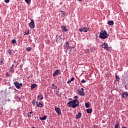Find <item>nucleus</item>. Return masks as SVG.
<instances>
[{
  "mask_svg": "<svg viewBox=\"0 0 128 128\" xmlns=\"http://www.w3.org/2000/svg\"><path fill=\"white\" fill-rule=\"evenodd\" d=\"M67 106L69 108H76L78 106H80V101L78 99L71 100L68 102Z\"/></svg>",
  "mask_w": 128,
  "mask_h": 128,
  "instance_id": "f257e3e1",
  "label": "nucleus"
},
{
  "mask_svg": "<svg viewBox=\"0 0 128 128\" xmlns=\"http://www.w3.org/2000/svg\"><path fill=\"white\" fill-rule=\"evenodd\" d=\"M64 47L66 50H68V48H76V42H74V41L65 42Z\"/></svg>",
  "mask_w": 128,
  "mask_h": 128,
  "instance_id": "f03ea898",
  "label": "nucleus"
},
{
  "mask_svg": "<svg viewBox=\"0 0 128 128\" xmlns=\"http://www.w3.org/2000/svg\"><path fill=\"white\" fill-rule=\"evenodd\" d=\"M99 37L102 40H106V38H108V32L106 30H102L100 33Z\"/></svg>",
  "mask_w": 128,
  "mask_h": 128,
  "instance_id": "7ed1b4c3",
  "label": "nucleus"
},
{
  "mask_svg": "<svg viewBox=\"0 0 128 128\" xmlns=\"http://www.w3.org/2000/svg\"><path fill=\"white\" fill-rule=\"evenodd\" d=\"M90 30V28H88L86 27L82 28H81L79 29V32H86Z\"/></svg>",
  "mask_w": 128,
  "mask_h": 128,
  "instance_id": "20e7f679",
  "label": "nucleus"
},
{
  "mask_svg": "<svg viewBox=\"0 0 128 128\" xmlns=\"http://www.w3.org/2000/svg\"><path fill=\"white\" fill-rule=\"evenodd\" d=\"M31 22L29 23V26L30 28H34V20L33 19L30 20Z\"/></svg>",
  "mask_w": 128,
  "mask_h": 128,
  "instance_id": "39448f33",
  "label": "nucleus"
},
{
  "mask_svg": "<svg viewBox=\"0 0 128 128\" xmlns=\"http://www.w3.org/2000/svg\"><path fill=\"white\" fill-rule=\"evenodd\" d=\"M54 110L56 114H58V116H62V110L60 108H56V107H55Z\"/></svg>",
  "mask_w": 128,
  "mask_h": 128,
  "instance_id": "423d86ee",
  "label": "nucleus"
},
{
  "mask_svg": "<svg viewBox=\"0 0 128 128\" xmlns=\"http://www.w3.org/2000/svg\"><path fill=\"white\" fill-rule=\"evenodd\" d=\"M101 46H103L102 47V48H104V50H106L108 51V44L106 42L103 43Z\"/></svg>",
  "mask_w": 128,
  "mask_h": 128,
  "instance_id": "0eeeda50",
  "label": "nucleus"
},
{
  "mask_svg": "<svg viewBox=\"0 0 128 128\" xmlns=\"http://www.w3.org/2000/svg\"><path fill=\"white\" fill-rule=\"evenodd\" d=\"M14 86L18 90L20 88V83L16 81L14 83Z\"/></svg>",
  "mask_w": 128,
  "mask_h": 128,
  "instance_id": "6e6552de",
  "label": "nucleus"
},
{
  "mask_svg": "<svg viewBox=\"0 0 128 128\" xmlns=\"http://www.w3.org/2000/svg\"><path fill=\"white\" fill-rule=\"evenodd\" d=\"M61 28L62 30V32H66L68 31V30L66 29V26H61Z\"/></svg>",
  "mask_w": 128,
  "mask_h": 128,
  "instance_id": "1a4fd4ad",
  "label": "nucleus"
},
{
  "mask_svg": "<svg viewBox=\"0 0 128 128\" xmlns=\"http://www.w3.org/2000/svg\"><path fill=\"white\" fill-rule=\"evenodd\" d=\"M121 96H122V98H127V96H128V92H125L122 93L121 94Z\"/></svg>",
  "mask_w": 128,
  "mask_h": 128,
  "instance_id": "9d476101",
  "label": "nucleus"
},
{
  "mask_svg": "<svg viewBox=\"0 0 128 128\" xmlns=\"http://www.w3.org/2000/svg\"><path fill=\"white\" fill-rule=\"evenodd\" d=\"M38 100H44V96H42V94H40L38 96H37Z\"/></svg>",
  "mask_w": 128,
  "mask_h": 128,
  "instance_id": "9b49d317",
  "label": "nucleus"
},
{
  "mask_svg": "<svg viewBox=\"0 0 128 128\" xmlns=\"http://www.w3.org/2000/svg\"><path fill=\"white\" fill-rule=\"evenodd\" d=\"M78 94L79 96H84L85 94H84V92H82V91L80 90H78Z\"/></svg>",
  "mask_w": 128,
  "mask_h": 128,
  "instance_id": "f8f14e48",
  "label": "nucleus"
},
{
  "mask_svg": "<svg viewBox=\"0 0 128 128\" xmlns=\"http://www.w3.org/2000/svg\"><path fill=\"white\" fill-rule=\"evenodd\" d=\"M36 104L38 108H42V106H44V105L42 104V102H38V101L36 102Z\"/></svg>",
  "mask_w": 128,
  "mask_h": 128,
  "instance_id": "ddd939ff",
  "label": "nucleus"
},
{
  "mask_svg": "<svg viewBox=\"0 0 128 128\" xmlns=\"http://www.w3.org/2000/svg\"><path fill=\"white\" fill-rule=\"evenodd\" d=\"M60 70H57L55 71V72L53 74V76H58V74L60 73Z\"/></svg>",
  "mask_w": 128,
  "mask_h": 128,
  "instance_id": "4468645a",
  "label": "nucleus"
},
{
  "mask_svg": "<svg viewBox=\"0 0 128 128\" xmlns=\"http://www.w3.org/2000/svg\"><path fill=\"white\" fill-rule=\"evenodd\" d=\"M56 42L57 44H58V42H60V40H62L60 38V36H56Z\"/></svg>",
  "mask_w": 128,
  "mask_h": 128,
  "instance_id": "2eb2a0df",
  "label": "nucleus"
},
{
  "mask_svg": "<svg viewBox=\"0 0 128 128\" xmlns=\"http://www.w3.org/2000/svg\"><path fill=\"white\" fill-rule=\"evenodd\" d=\"M76 118H82V113L81 112H78L76 116Z\"/></svg>",
  "mask_w": 128,
  "mask_h": 128,
  "instance_id": "dca6fc26",
  "label": "nucleus"
},
{
  "mask_svg": "<svg viewBox=\"0 0 128 128\" xmlns=\"http://www.w3.org/2000/svg\"><path fill=\"white\" fill-rule=\"evenodd\" d=\"M46 118H48V116H44L43 117H40V120H46Z\"/></svg>",
  "mask_w": 128,
  "mask_h": 128,
  "instance_id": "f3484780",
  "label": "nucleus"
},
{
  "mask_svg": "<svg viewBox=\"0 0 128 128\" xmlns=\"http://www.w3.org/2000/svg\"><path fill=\"white\" fill-rule=\"evenodd\" d=\"M38 86V84H32L31 85L30 88H31V90H34V88H36V87Z\"/></svg>",
  "mask_w": 128,
  "mask_h": 128,
  "instance_id": "a211bd4d",
  "label": "nucleus"
},
{
  "mask_svg": "<svg viewBox=\"0 0 128 128\" xmlns=\"http://www.w3.org/2000/svg\"><path fill=\"white\" fill-rule=\"evenodd\" d=\"M114 128H120V122H118L117 124H114Z\"/></svg>",
  "mask_w": 128,
  "mask_h": 128,
  "instance_id": "6ab92c4d",
  "label": "nucleus"
},
{
  "mask_svg": "<svg viewBox=\"0 0 128 128\" xmlns=\"http://www.w3.org/2000/svg\"><path fill=\"white\" fill-rule=\"evenodd\" d=\"M74 78H72L71 79H70V80H69V81H68V82H67V84H72V82H74Z\"/></svg>",
  "mask_w": 128,
  "mask_h": 128,
  "instance_id": "aec40b11",
  "label": "nucleus"
},
{
  "mask_svg": "<svg viewBox=\"0 0 128 128\" xmlns=\"http://www.w3.org/2000/svg\"><path fill=\"white\" fill-rule=\"evenodd\" d=\"M86 110L88 114H92V109L88 108V109H86Z\"/></svg>",
  "mask_w": 128,
  "mask_h": 128,
  "instance_id": "412c9836",
  "label": "nucleus"
},
{
  "mask_svg": "<svg viewBox=\"0 0 128 128\" xmlns=\"http://www.w3.org/2000/svg\"><path fill=\"white\" fill-rule=\"evenodd\" d=\"M114 20L108 21V24L109 26H114Z\"/></svg>",
  "mask_w": 128,
  "mask_h": 128,
  "instance_id": "4be33fe9",
  "label": "nucleus"
},
{
  "mask_svg": "<svg viewBox=\"0 0 128 128\" xmlns=\"http://www.w3.org/2000/svg\"><path fill=\"white\" fill-rule=\"evenodd\" d=\"M85 106L87 108H90V103L88 102H86L85 103Z\"/></svg>",
  "mask_w": 128,
  "mask_h": 128,
  "instance_id": "5701e85b",
  "label": "nucleus"
},
{
  "mask_svg": "<svg viewBox=\"0 0 128 128\" xmlns=\"http://www.w3.org/2000/svg\"><path fill=\"white\" fill-rule=\"evenodd\" d=\"M10 72H12V74H14V68H10Z\"/></svg>",
  "mask_w": 128,
  "mask_h": 128,
  "instance_id": "b1692460",
  "label": "nucleus"
},
{
  "mask_svg": "<svg viewBox=\"0 0 128 128\" xmlns=\"http://www.w3.org/2000/svg\"><path fill=\"white\" fill-rule=\"evenodd\" d=\"M52 88H54V90H56V88H57L58 86H54V84H52L51 85Z\"/></svg>",
  "mask_w": 128,
  "mask_h": 128,
  "instance_id": "393cba45",
  "label": "nucleus"
},
{
  "mask_svg": "<svg viewBox=\"0 0 128 128\" xmlns=\"http://www.w3.org/2000/svg\"><path fill=\"white\" fill-rule=\"evenodd\" d=\"M26 52H30L32 50V48L30 47H28L26 48Z\"/></svg>",
  "mask_w": 128,
  "mask_h": 128,
  "instance_id": "a878e982",
  "label": "nucleus"
},
{
  "mask_svg": "<svg viewBox=\"0 0 128 128\" xmlns=\"http://www.w3.org/2000/svg\"><path fill=\"white\" fill-rule=\"evenodd\" d=\"M11 42H12L13 44H16V40H12L11 41Z\"/></svg>",
  "mask_w": 128,
  "mask_h": 128,
  "instance_id": "bb28decb",
  "label": "nucleus"
},
{
  "mask_svg": "<svg viewBox=\"0 0 128 128\" xmlns=\"http://www.w3.org/2000/svg\"><path fill=\"white\" fill-rule=\"evenodd\" d=\"M60 12H64L62 14V16H64L66 14V12H64V11H60Z\"/></svg>",
  "mask_w": 128,
  "mask_h": 128,
  "instance_id": "cd10ccee",
  "label": "nucleus"
},
{
  "mask_svg": "<svg viewBox=\"0 0 128 128\" xmlns=\"http://www.w3.org/2000/svg\"><path fill=\"white\" fill-rule=\"evenodd\" d=\"M8 54H10H10H12V52L10 50H8Z\"/></svg>",
  "mask_w": 128,
  "mask_h": 128,
  "instance_id": "c85d7f7f",
  "label": "nucleus"
},
{
  "mask_svg": "<svg viewBox=\"0 0 128 128\" xmlns=\"http://www.w3.org/2000/svg\"><path fill=\"white\" fill-rule=\"evenodd\" d=\"M116 78L118 82L120 80V77H118V75L116 76Z\"/></svg>",
  "mask_w": 128,
  "mask_h": 128,
  "instance_id": "c756f323",
  "label": "nucleus"
},
{
  "mask_svg": "<svg viewBox=\"0 0 128 128\" xmlns=\"http://www.w3.org/2000/svg\"><path fill=\"white\" fill-rule=\"evenodd\" d=\"M25 2L28 4H30V2H32V0H25Z\"/></svg>",
  "mask_w": 128,
  "mask_h": 128,
  "instance_id": "7c9ffc66",
  "label": "nucleus"
},
{
  "mask_svg": "<svg viewBox=\"0 0 128 128\" xmlns=\"http://www.w3.org/2000/svg\"><path fill=\"white\" fill-rule=\"evenodd\" d=\"M32 104L33 106H34L36 104V100H33L32 102Z\"/></svg>",
  "mask_w": 128,
  "mask_h": 128,
  "instance_id": "2f4dec72",
  "label": "nucleus"
},
{
  "mask_svg": "<svg viewBox=\"0 0 128 128\" xmlns=\"http://www.w3.org/2000/svg\"><path fill=\"white\" fill-rule=\"evenodd\" d=\"M81 82L82 84H84V82H86V80H82V81H81Z\"/></svg>",
  "mask_w": 128,
  "mask_h": 128,
  "instance_id": "473e14b6",
  "label": "nucleus"
},
{
  "mask_svg": "<svg viewBox=\"0 0 128 128\" xmlns=\"http://www.w3.org/2000/svg\"><path fill=\"white\" fill-rule=\"evenodd\" d=\"M4 2L8 4V2H10V0H4Z\"/></svg>",
  "mask_w": 128,
  "mask_h": 128,
  "instance_id": "72a5a7b5",
  "label": "nucleus"
},
{
  "mask_svg": "<svg viewBox=\"0 0 128 128\" xmlns=\"http://www.w3.org/2000/svg\"><path fill=\"white\" fill-rule=\"evenodd\" d=\"M6 76H8L10 78V76H10V74H8V73L6 72Z\"/></svg>",
  "mask_w": 128,
  "mask_h": 128,
  "instance_id": "f704fd0d",
  "label": "nucleus"
},
{
  "mask_svg": "<svg viewBox=\"0 0 128 128\" xmlns=\"http://www.w3.org/2000/svg\"><path fill=\"white\" fill-rule=\"evenodd\" d=\"M2 60L0 62L1 64H4V60H2V58H1Z\"/></svg>",
  "mask_w": 128,
  "mask_h": 128,
  "instance_id": "c9c22d12",
  "label": "nucleus"
},
{
  "mask_svg": "<svg viewBox=\"0 0 128 128\" xmlns=\"http://www.w3.org/2000/svg\"><path fill=\"white\" fill-rule=\"evenodd\" d=\"M78 98V97L76 96H75L74 97V98H75L76 100Z\"/></svg>",
  "mask_w": 128,
  "mask_h": 128,
  "instance_id": "e433bc0d",
  "label": "nucleus"
},
{
  "mask_svg": "<svg viewBox=\"0 0 128 128\" xmlns=\"http://www.w3.org/2000/svg\"><path fill=\"white\" fill-rule=\"evenodd\" d=\"M14 64H13L10 68H14Z\"/></svg>",
  "mask_w": 128,
  "mask_h": 128,
  "instance_id": "4c0bfd02",
  "label": "nucleus"
},
{
  "mask_svg": "<svg viewBox=\"0 0 128 128\" xmlns=\"http://www.w3.org/2000/svg\"><path fill=\"white\" fill-rule=\"evenodd\" d=\"M19 86H22V83H19Z\"/></svg>",
  "mask_w": 128,
  "mask_h": 128,
  "instance_id": "58836bf2",
  "label": "nucleus"
},
{
  "mask_svg": "<svg viewBox=\"0 0 128 128\" xmlns=\"http://www.w3.org/2000/svg\"><path fill=\"white\" fill-rule=\"evenodd\" d=\"M81 90H82V92H84V88H81Z\"/></svg>",
  "mask_w": 128,
  "mask_h": 128,
  "instance_id": "ea45409f",
  "label": "nucleus"
},
{
  "mask_svg": "<svg viewBox=\"0 0 128 128\" xmlns=\"http://www.w3.org/2000/svg\"><path fill=\"white\" fill-rule=\"evenodd\" d=\"M32 112H30V114H32Z\"/></svg>",
  "mask_w": 128,
  "mask_h": 128,
  "instance_id": "a19ab883",
  "label": "nucleus"
},
{
  "mask_svg": "<svg viewBox=\"0 0 128 128\" xmlns=\"http://www.w3.org/2000/svg\"><path fill=\"white\" fill-rule=\"evenodd\" d=\"M70 52H74V50H72V49L70 50Z\"/></svg>",
  "mask_w": 128,
  "mask_h": 128,
  "instance_id": "79ce46f5",
  "label": "nucleus"
},
{
  "mask_svg": "<svg viewBox=\"0 0 128 128\" xmlns=\"http://www.w3.org/2000/svg\"><path fill=\"white\" fill-rule=\"evenodd\" d=\"M30 78V76H28L27 78Z\"/></svg>",
  "mask_w": 128,
  "mask_h": 128,
  "instance_id": "37998d69",
  "label": "nucleus"
},
{
  "mask_svg": "<svg viewBox=\"0 0 128 128\" xmlns=\"http://www.w3.org/2000/svg\"><path fill=\"white\" fill-rule=\"evenodd\" d=\"M122 128H126V126L122 127Z\"/></svg>",
  "mask_w": 128,
  "mask_h": 128,
  "instance_id": "c03bdc74",
  "label": "nucleus"
},
{
  "mask_svg": "<svg viewBox=\"0 0 128 128\" xmlns=\"http://www.w3.org/2000/svg\"><path fill=\"white\" fill-rule=\"evenodd\" d=\"M58 94V92H56V94Z\"/></svg>",
  "mask_w": 128,
  "mask_h": 128,
  "instance_id": "a18cd8bd",
  "label": "nucleus"
},
{
  "mask_svg": "<svg viewBox=\"0 0 128 128\" xmlns=\"http://www.w3.org/2000/svg\"><path fill=\"white\" fill-rule=\"evenodd\" d=\"M82 0H79V2H82Z\"/></svg>",
  "mask_w": 128,
  "mask_h": 128,
  "instance_id": "49530a36",
  "label": "nucleus"
},
{
  "mask_svg": "<svg viewBox=\"0 0 128 128\" xmlns=\"http://www.w3.org/2000/svg\"><path fill=\"white\" fill-rule=\"evenodd\" d=\"M28 34H30V33H28V34H27V36H28Z\"/></svg>",
  "mask_w": 128,
  "mask_h": 128,
  "instance_id": "de8ad7c7",
  "label": "nucleus"
},
{
  "mask_svg": "<svg viewBox=\"0 0 128 128\" xmlns=\"http://www.w3.org/2000/svg\"><path fill=\"white\" fill-rule=\"evenodd\" d=\"M19 100H20V98H19Z\"/></svg>",
  "mask_w": 128,
  "mask_h": 128,
  "instance_id": "09e8293b",
  "label": "nucleus"
},
{
  "mask_svg": "<svg viewBox=\"0 0 128 128\" xmlns=\"http://www.w3.org/2000/svg\"><path fill=\"white\" fill-rule=\"evenodd\" d=\"M14 62H16V61H14Z\"/></svg>",
  "mask_w": 128,
  "mask_h": 128,
  "instance_id": "8fccbe9b",
  "label": "nucleus"
}]
</instances>
